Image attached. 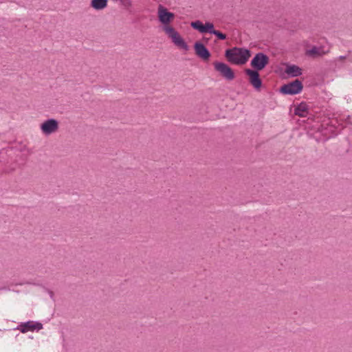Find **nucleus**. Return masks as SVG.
<instances>
[{"mask_svg":"<svg viewBox=\"0 0 352 352\" xmlns=\"http://www.w3.org/2000/svg\"><path fill=\"white\" fill-rule=\"evenodd\" d=\"M157 16L159 21L162 25V30L170 38L172 42L179 48L185 51L189 50V47L185 41L180 36L179 32L170 23L173 21L175 14L162 6H159L157 9Z\"/></svg>","mask_w":352,"mask_h":352,"instance_id":"1","label":"nucleus"},{"mask_svg":"<svg viewBox=\"0 0 352 352\" xmlns=\"http://www.w3.org/2000/svg\"><path fill=\"white\" fill-rule=\"evenodd\" d=\"M225 56L229 62L235 65H241L248 61L251 54L249 50L234 47L227 50Z\"/></svg>","mask_w":352,"mask_h":352,"instance_id":"2","label":"nucleus"},{"mask_svg":"<svg viewBox=\"0 0 352 352\" xmlns=\"http://www.w3.org/2000/svg\"><path fill=\"white\" fill-rule=\"evenodd\" d=\"M302 88V82L299 80H295L292 82L283 85L280 91L283 94L295 95L301 92Z\"/></svg>","mask_w":352,"mask_h":352,"instance_id":"3","label":"nucleus"},{"mask_svg":"<svg viewBox=\"0 0 352 352\" xmlns=\"http://www.w3.org/2000/svg\"><path fill=\"white\" fill-rule=\"evenodd\" d=\"M269 63V57L264 53L255 54L251 60V66L257 71L262 70Z\"/></svg>","mask_w":352,"mask_h":352,"instance_id":"4","label":"nucleus"},{"mask_svg":"<svg viewBox=\"0 0 352 352\" xmlns=\"http://www.w3.org/2000/svg\"><path fill=\"white\" fill-rule=\"evenodd\" d=\"M214 67L224 78L232 80L234 78V74L232 69L224 63L215 62Z\"/></svg>","mask_w":352,"mask_h":352,"instance_id":"5","label":"nucleus"},{"mask_svg":"<svg viewBox=\"0 0 352 352\" xmlns=\"http://www.w3.org/2000/svg\"><path fill=\"white\" fill-rule=\"evenodd\" d=\"M41 130L45 135L56 133L58 129V122L54 118L48 119L41 124Z\"/></svg>","mask_w":352,"mask_h":352,"instance_id":"6","label":"nucleus"},{"mask_svg":"<svg viewBox=\"0 0 352 352\" xmlns=\"http://www.w3.org/2000/svg\"><path fill=\"white\" fill-rule=\"evenodd\" d=\"M192 28L197 30L201 33H210L214 31V25L210 22H207L204 25L200 21H195L190 23Z\"/></svg>","mask_w":352,"mask_h":352,"instance_id":"7","label":"nucleus"},{"mask_svg":"<svg viewBox=\"0 0 352 352\" xmlns=\"http://www.w3.org/2000/svg\"><path fill=\"white\" fill-rule=\"evenodd\" d=\"M245 74L249 76V81L251 85L256 89H258L262 85L261 80L259 78V74L257 70L247 69Z\"/></svg>","mask_w":352,"mask_h":352,"instance_id":"8","label":"nucleus"},{"mask_svg":"<svg viewBox=\"0 0 352 352\" xmlns=\"http://www.w3.org/2000/svg\"><path fill=\"white\" fill-rule=\"evenodd\" d=\"M22 333H26L28 331L41 330L43 329V324L39 322L28 321L22 323L18 328Z\"/></svg>","mask_w":352,"mask_h":352,"instance_id":"9","label":"nucleus"},{"mask_svg":"<svg viewBox=\"0 0 352 352\" xmlns=\"http://www.w3.org/2000/svg\"><path fill=\"white\" fill-rule=\"evenodd\" d=\"M194 48L197 56L204 60H208L210 56V53L204 44L199 42H196L194 45Z\"/></svg>","mask_w":352,"mask_h":352,"instance_id":"10","label":"nucleus"},{"mask_svg":"<svg viewBox=\"0 0 352 352\" xmlns=\"http://www.w3.org/2000/svg\"><path fill=\"white\" fill-rule=\"evenodd\" d=\"M285 72L290 77H297L302 73V69L296 65H287Z\"/></svg>","mask_w":352,"mask_h":352,"instance_id":"11","label":"nucleus"},{"mask_svg":"<svg viewBox=\"0 0 352 352\" xmlns=\"http://www.w3.org/2000/svg\"><path fill=\"white\" fill-rule=\"evenodd\" d=\"M328 51H324L322 47H313L307 51V55L313 58L320 57L326 54Z\"/></svg>","mask_w":352,"mask_h":352,"instance_id":"12","label":"nucleus"},{"mask_svg":"<svg viewBox=\"0 0 352 352\" xmlns=\"http://www.w3.org/2000/svg\"><path fill=\"white\" fill-rule=\"evenodd\" d=\"M307 112V105L305 103H300L294 110V113L300 117H305Z\"/></svg>","mask_w":352,"mask_h":352,"instance_id":"13","label":"nucleus"},{"mask_svg":"<svg viewBox=\"0 0 352 352\" xmlns=\"http://www.w3.org/2000/svg\"><path fill=\"white\" fill-rule=\"evenodd\" d=\"M91 5L96 10H102L107 7V0H91Z\"/></svg>","mask_w":352,"mask_h":352,"instance_id":"14","label":"nucleus"},{"mask_svg":"<svg viewBox=\"0 0 352 352\" xmlns=\"http://www.w3.org/2000/svg\"><path fill=\"white\" fill-rule=\"evenodd\" d=\"M212 34H214L221 40H224L226 38V35L225 34H223L222 32L215 30L214 32H212Z\"/></svg>","mask_w":352,"mask_h":352,"instance_id":"15","label":"nucleus"},{"mask_svg":"<svg viewBox=\"0 0 352 352\" xmlns=\"http://www.w3.org/2000/svg\"><path fill=\"white\" fill-rule=\"evenodd\" d=\"M120 1L126 7H129V6H131V0H121Z\"/></svg>","mask_w":352,"mask_h":352,"instance_id":"16","label":"nucleus"},{"mask_svg":"<svg viewBox=\"0 0 352 352\" xmlns=\"http://www.w3.org/2000/svg\"><path fill=\"white\" fill-rule=\"evenodd\" d=\"M339 58H340V60H344V59H345V58H346V57H345V56H340L339 57Z\"/></svg>","mask_w":352,"mask_h":352,"instance_id":"17","label":"nucleus"}]
</instances>
